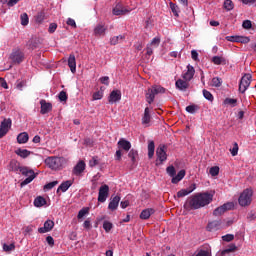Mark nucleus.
Wrapping results in <instances>:
<instances>
[{"instance_id":"22","label":"nucleus","mask_w":256,"mask_h":256,"mask_svg":"<svg viewBox=\"0 0 256 256\" xmlns=\"http://www.w3.org/2000/svg\"><path fill=\"white\" fill-rule=\"evenodd\" d=\"M206 229L207 231H219V229H221V220L209 222Z\"/></svg>"},{"instance_id":"61","label":"nucleus","mask_w":256,"mask_h":256,"mask_svg":"<svg viewBox=\"0 0 256 256\" xmlns=\"http://www.w3.org/2000/svg\"><path fill=\"white\" fill-rule=\"evenodd\" d=\"M243 5H255L256 0H240Z\"/></svg>"},{"instance_id":"2","label":"nucleus","mask_w":256,"mask_h":256,"mask_svg":"<svg viewBox=\"0 0 256 256\" xmlns=\"http://www.w3.org/2000/svg\"><path fill=\"white\" fill-rule=\"evenodd\" d=\"M45 163L52 171H59L67 165V159L64 157L50 156L45 159Z\"/></svg>"},{"instance_id":"16","label":"nucleus","mask_w":256,"mask_h":256,"mask_svg":"<svg viewBox=\"0 0 256 256\" xmlns=\"http://www.w3.org/2000/svg\"><path fill=\"white\" fill-rule=\"evenodd\" d=\"M40 105H41V110L40 113L41 115H47L51 109H53V105L46 100H40Z\"/></svg>"},{"instance_id":"26","label":"nucleus","mask_w":256,"mask_h":256,"mask_svg":"<svg viewBox=\"0 0 256 256\" xmlns=\"http://www.w3.org/2000/svg\"><path fill=\"white\" fill-rule=\"evenodd\" d=\"M186 172L185 170H180L177 175H174V177L171 180V183H173L174 185H177V183H179V181H183V179L185 178Z\"/></svg>"},{"instance_id":"29","label":"nucleus","mask_w":256,"mask_h":256,"mask_svg":"<svg viewBox=\"0 0 256 256\" xmlns=\"http://www.w3.org/2000/svg\"><path fill=\"white\" fill-rule=\"evenodd\" d=\"M15 154L18 155V157H21L22 159H27V157L31 155V151L27 149L18 148L15 150Z\"/></svg>"},{"instance_id":"23","label":"nucleus","mask_w":256,"mask_h":256,"mask_svg":"<svg viewBox=\"0 0 256 256\" xmlns=\"http://www.w3.org/2000/svg\"><path fill=\"white\" fill-rule=\"evenodd\" d=\"M149 123H151V110L149 109V107H146L144 110V115L142 117V124L149 126Z\"/></svg>"},{"instance_id":"45","label":"nucleus","mask_w":256,"mask_h":256,"mask_svg":"<svg viewBox=\"0 0 256 256\" xmlns=\"http://www.w3.org/2000/svg\"><path fill=\"white\" fill-rule=\"evenodd\" d=\"M209 173L211 177H217L219 175V166H213L210 168Z\"/></svg>"},{"instance_id":"10","label":"nucleus","mask_w":256,"mask_h":256,"mask_svg":"<svg viewBox=\"0 0 256 256\" xmlns=\"http://www.w3.org/2000/svg\"><path fill=\"white\" fill-rule=\"evenodd\" d=\"M107 197H109V186L107 184H104L99 188V192H98L99 203H105L107 201Z\"/></svg>"},{"instance_id":"28","label":"nucleus","mask_w":256,"mask_h":256,"mask_svg":"<svg viewBox=\"0 0 256 256\" xmlns=\"http://www.w3.org/2000/svg\"><path fill=\"white\" fill-rule=\"evenodd\" d=\"M85 171V162L84 161H79L76 166L73 169L74 175H80Z\"/></svg>"},{"instance_id":"48","label":"nucleus","mask_w":256,"mask_h":256,"mask_svg":"<svg viewBox=\"0 0 256 256\" xmlns=\"http://www.w3.org/2000/svg\"><path fill=\"white\" fill-rule=\"evenodd\" d=\"M56 185H59V181H53L44 186L45 191H49L53 189V187H56Z\"/></svg>"},{"instance_id":"25","label":"nucleus","mask_w":256,"mask_h":256,"mask_svg":"<svg viewBox=\"0 0 256 256\" xmlns=\"http://www.w3.org/2000/svg\"><path fill=\"white\" fill-rule=\"evenodd\" d=\"M176 87L177 89H179L180 91H186L189 88V81L187 80H182V79H178L176 81Z\"/></svg>"},{"instance_id":"39","label":"nucleus","mask_w":256,"mask_h":256,"mask_svg":"<svg viewBox=\"0 0 256 256\" xmlns=\"http://www.w3.org/2000/svg\"><path fill=\"white\" fill-rule=\"evenodd\" d=\"M3 251H5L6 253H11V251H15V243L3 244Z\"/></svg>"},{"instance_id":"30","label":"nucleus","mask_w":256,"mask_h":256,"mask_svg":"<svg viewBox=\"0 0 256 256\" xmlns=\"http://www.w3.org/2000/svg\"><path fill=\"white\" fill-rule=\"evenodd\" d=\"M17 141L20 145H23L29 141V134L27 132H22L17 136Z\"/></svg>"},{"instance_id":"47","label":"nucleus","mask_w":256,"mask_h":256,"mask_svg":"<svg viewBox=\"0 0 256 256\" xmlns=\"http://www.w3.org/2000/svg\"><path fill=\"white\" fill-rule=\"evenodd\" d=\"M122 39H124L123 36L119 35V36H114L110 39V44L111 45H117V43H119V41H122Z\"/></svg>"},{"instance_id":"43","label":"nucleus","mask_w":256,"mask_h":256,"mask_svg":"<svg viewBox=\"0 0 256 256\" xmlns=\"http://www.w3.org/2000/svg\"><path fill=\"white\" fill-rule=\"evenodd\" d=\"M224 104L225 105H230L232 107H236L237 106V99H233V98H226L224 100Z\"/></svg>"},{"instance_id":"33","label":"nucleus","mask_w":256,"mask_h":256,"mask_svg":"<svg viewBox=\"0 0 256 256\" xmlns=\"http://www.w3.org/2000/svg\"><path fill=\"white\" fill-rule=\"evenodd\" d=\"M153 155H155V142H148V157L149 159H153Z\"/></svg>"},{"instance_id":"9","label":"nucleus","mask_w":256,"mask_h":256,"mask_svg":"<svg viewBox=\"0 0 256 256\" xmlns=\"http://www.w3.org/2000/svg\"><path fill=\"white\" fill-rule=\"evenodd\" d=\"M12 121L11 118L4 119L0 124V139H3L7 133H9V129H11Z\"/></svg>"},{"instance_id":"52","label":"nucleus","mask_w":256,"mask_h":256,"mask_svg":"<svg viewBox=\"0 0 256 256\" xmlns=\"http://www.w3.org/2000/svg\"><path fill=\"white\" fill-rule=\"evenodd\" d=\"M235 239V236L233 234H226L222 236V240L229 243L230 241H233Z\"/></svg>"},{"instance_id":"58","label":"nucleus","mask_w":256,"mask_h":256,"mask_svg":"<svg viewBox=\"0 0 256 256\" xmlns=\"http://www.w3.org/2000/svg\"><path fill=\"white\" fill-rule=\"evenodd\" d=\"M44 19H45V14H43V13H39V14L36 16V22H37V23H43Z\"/></svg>"},{"instance_id":"18","label":"nucleus","mask_w":256,"mask_h":256,"mask_svg":"<svg viewBox=\"0 0 256 256\" xmlns=\"http://www.w3.org/2000/svg\"><path fill=\"white\" fill-rule=\"evenodd\" d=\"M23 58H24L23 52H21L20 50H16L12 52V54L10 55V59L14 63H21V61H23Z\"/></svg>"},{"instance_id":"1","label":"nucleus","mask_w":256,"mask_h":256,"mask_svg":"<svg viewBox=\"0 0 256 256\" xmlns=\"http://www.w3.org/2000/svg\"><path fill=\"white\" fill-rule=\"evenodd\" d=\"M211 201H213V194L208 192L198 193L190 198L189 205L191 209H201V207L209 205Z\"/></svg>"},{"instance_id":"53","label":"nucleus","mask_w":256,"mask_h":256,"mask_svg":"<svg viewBox=\"0 0 256 256\" xmlns=\"http://www.w3.org/2000/svg\"><path fill=\"white\" fill-rule=\"evenodd\" d=\"M58 99L59 101H67L68 97H67V92L65 91H61L59 94H58Z\"/></svg>"},{"instance_id":"49","label":"nucleus","mask_w":256,"mask_h":256,"mask_svg":"<svg viewBox=\"0 0 256 256\" xmlns=\"http://www.w3.org/2000/svg\"><path fill=\"white\" fill-rule=\"evenodd\" d=\"M88 213H89V208H82L78 212V219H83V217H85V215H87Z\"/></svg>"},{"instance_id":"37","label":"nucleus","mask_w":256,"mask_h":256,"mask_svg":"<svg viewBox=\"0 0 256 256\" xmlns=\"http://www.w3.org/2000/svg\"><path fill=\"white\" fill-rule=\"evenodd\" d=\"M230 153H231L232 157H237V155L239 153V144H237V142L233 143V147L230 148Z\"/></svg>"},{"instance_id":"27","label":"nucleus","mask_w":256,"mask_h":256,"mask_svg":"<svg viewBox=\"0 0 256 256\" xmlns=\"http://www.w3.org/2000/svg\"><path fill=\"white\" fill-rule=\"evenodd\" d=\"M119 201H121V197L115 196L109 203L108 209L110 211H116L117 207H119Z\"/></svg>"},{"instance_id":"34","label":"nucleus","mask_w":256,"mask_h":256,"mask_svg":"<svg viewBox=\"0 0 256 256\" xmlns=\"http://www.w3.org/2000/svg\"><path fill=\"white\" fill-rule=\"evenodd\" d=\"M46 203H47V200H45V198H43L42 196H38L34 200L35 207H43V205H46Z\"/></svg>"},{"instance_id":"46","label":"nucleus","mask_w":256,"mask_h":256,"mask_svg":"<svg viewBox=\"0 0 256 256\" xmlns=\"http://www.w3.org/2000/svg\"><path fill=\"white\" fill-rule=\"evenodd\" d=\"M103 229H104V231H106V233H109V231H111V229H113V223H111L109 221H104Z\"/></svg>"},{"instance_id":"4","label":"nucleus","mask_w":256,"mask_h":256,"mask_svg":"<svg viewBox=\"0 0 256 256\" xmlns=\"http://www.w3.org/2000/svg\"><path fill=\"white\" fill-rule=\"evenodd\" d=\"M253 201V190L245 189L238 198L240 207H249Z\"/></svg>"},{"instance_id":"38","label":"nucleus","mask_w":256,"mask_h":256,"mask_svg":"<svg viewBox=\"0 0 256 256\" xmlns=\"http://www.w3.org/2000/svg\"><path fill=\"white\" fill-rule=\"evenodd\" d=\"M170 9L175 17H179V6L173 2H170Z\"/></svg>"},{"instance_id":"20","label":"nucleus","mask_w":256,"mask_h":256,"mask_svg":"<svg viewBox=\"0 0 256 256\" xmlns=\"http://www.w3.org/2000/svg\"><path fill=\"white\" fill-rule=\"evenodd\" d=\"M195 76V68L191 65L187 66V71L183 74V79L185 81H191Z\"/></svg>"},{"instance_id":"8","label":"nucleus","mask_w":256,"mask_h":256,"mask_svg":"<svg viewBox=\"0 0 256 256\" xmlns=\"http://www.w3.org/2000/svg\"><path fill=\"white\" fill-rule=\"evenodd\" d=\"M235 208V203L233 202H227L225 204H223L222 206L216 208L213 211V215H215V217H219L221 215H223V213H225V211H231V209Z\"/></svg>"},{"instance_id":"62","label":"nucleus","mask_w":256,"mask_h":256,"mask_svg":"<svg viewBox=\"0 0 256 256\" xmlns=\"http://www.w3.org/2000/svg\"><path fill=\"white\" fill-rule=\"evenodd\" d=\"M122 156H123V153L121 152V149L119 148V150H117L116 154H115L116 161H121Z\"/></svg>"},{"instance_id":"32","label":"nucleus","mask_w":256,"mask_h":256,"mask_svg":"<svg viewBox=\"0 0 256 256\" xmlns=\"http://www.w3.org/2000/svg\"><path fill=\"white\" fill-rule=\"evenodd\" d=\"M71 185H73V181L67 180L58 187V191H62V193H65V191H67L69 187H71Z\"/></svg>"},{"instance_id":"11","label":"nucleus","mask_w":256,"mask_h":256,"mask_svg":"<svg viewBox=\"0 0 256 256\" xmlns=\"http://www.w3.org/2000/svg\"><path fill=\"white\" fill-rule=\"evenodd\" d=\"M107 33V26L104 23H99L94 27L95 37H103Z\"/></svg>"},{"instance_id":"17","label":"nucleus","mask_w":256,"mask_h":256,"mask_svg":"<svg viewBox=\"0 0 256 256\" xmlns=\"http://www.w3.org/2000/svg\"><path fill=\"white\" fill-rule=\"evenodd\" d=\"M227 41H231L232 43H249L251 40L249 37H243V36H228Z\"/></svg>"},{"instance_id":"59","label":"nucleus","mask_w":256,"mask_h":256,"mask_svg":"<svg viewBox=\"0 0 256 256\" xmlns=\"http://www.w3.org/2000/svg\"><path fill=\"white\" fill-rule=\"evenodd\" d=\"M33 232V226L29 225L24 228V235H29V233Z\"/></svg>"},{"instance_id":"35","label":"nucleus","mask_w":256,"mask_h":256,"mask_svg":"<svg viewBox=\"0 0 256 256\" xmlns=\"http://www.w3.org/2000/svg\"><path fill=\"white\" fill-rule=\"evenodd\" d=\"M128 157L131 159L132 163H135L137 161V157H139V152L135 149H131L128 153Z\"/></svg>"},{"instance_id":"3","label":"nucleus","mask_w":256,"mask_h":256,"mask_svg":"<svg viewBox=\"0 0 256 256\" xmlns=\"http://www.w3.org/2000/svg\"><path fill=\"white\" fill-rule=\"evenodd\" d=\"M19 171L20 173L24 176L27 177L25 180H23L21 182V187H25V185H29V183H31L35 177H37V174H35V171H33V169L29 168V167H19Z\"/></svg>"},{"instance_id":"41","label":"nucleus","mask_w":256,"mask_h":256,"mask_svg":"<svg viewBox=\"0 0 256 256\" xmlns=\"http://www.w3.org/2000/svg\"><path fill=\"white\" fill-rule=\"evenodd\" d=\"M166 173L173 179L177 173V170H175V166H168L166 168Z\"/></svg>"},{"instance_id":"56","label":"nucleus","mask_w":256,"mask_h":256,"mask_svg":"<svg viewBox=\"0 0 256 256\" xmlns=\"http://www.w3.org/2000/svg\"><path fill=\"white\" fill-rule=\"evenodd\" d=\"M66 23L70 27H73L74 29H77V23L75 22V20H73V18H68Z\"/></svg>"},{"instance_id":"19","label":"nucleus","mask_w":256,"mask_h":256,"mask_svg":"<svg viewBox=\"0 0 256 256\" xmlns=\"http://www.w3.org/2000/svg\"><path fill=\"white\" fill-rule=\"evenodd\" d=\"M109 103H117V101H121V91L119 90H113L110 93V96L108 98Z\"/></svg>"},{"instance_id":"54","label":"nucleus","mask_w":256,"mask_h":256,"mask_svg":"<svg viewBox=\"0 0 256 256\" xmlns=\"http://www.w3.org/2000/svg\"><path fill=\"white\" fill-rule=\"evenodd\" d=\"M203 95L205 97V99H207L208 101H213V94H211V92L207 91V90H203Z\"/></svg>"},{"instance_id":"6","label":"nucleus","mask_w":256,"mask_h":256,"mask_svg":"<svg viewBox=\"0 0 256 256\" xmlns=\"http://www.w3.org/2000/svg\"><path fill=\"white\" fill-rule=\"evenodd\" d=\"M156 165H163L167 161V147L165 145H160L156 150Z\"/></svg>"},{"instance_id":"55","label":"nucleus","mask_w":256,"mask_h":256,"mask_svg":"<svg viewBox=\"0 0 256 256\" xmlns=\"http://www.w3.org/2000/svg\"><path fill=\"white\" fill-rule=\"evenodd\" d=\"M242 27L243 29H251V27H253V24H251V20H245L242 23Z\"/></svg>"},{"instance_id":"13","label":"nucleus","mask_w":256,"mask_h":256,"mask_svg":"<svg viewBox=\"0 0 256 256\" xmlns=\"http://www.w3.org/2000/svg\"><path fill=\"white\" fill-rule=\"evenodd\" d=\"M197 189V186L195 184H192L187 189H181L177 192L178 199H181V197H187V195H190V193H193Z\"/></svg>"},{"instance_id":"50","label":"nucleus","mask_w":256,"mask_h":256,"mask_svg":"<svg viewBox=\"0 0 256 256\" xmlns=\"http://www.w3.org/2000/svg\"><path fill=\"white\" fill-rule=\"evenodd\" d=\"M197 109H199V107L197 105H189L186 107V111L187 113H196Z\"/></svg>"},{"instance_id":"63","label":"nucleus","mask_w":256,"mask_h":256,"mask_svg":"<svg viewBox=\"0 0 256 256\" xmlns=\"http://www.w3.org/2000/svg\"><path fill=\"white\" fill-rule=\"evenodd\" d=\"M46 241H47L48 245H50V247H53L55 245V240L51 236H48L46 238Z\"/></svg>"},{"instance_id":"40","label":"nucleus","mask_w":256,"mask_h":256,"mask_svg":"<svg viewBox=\"0 0 256 256\" xmlns=\"http://www.w3.org/2000/svg\"><path fill=\"white\" fill-rule=\"evenodd\" d=\"M161 43V38L160 37H155L153 38V40L151 41L150 44H148L150 47L157 49V47H159Z\"/></svg>"},{"instance_id":"14","label":"nucleus","mask_w":256,"mask_h":256,"mask_svg":"<svg viewBox=\"0 0 256 256\" xmlns=\"http://www.w3.org/2000/svg\"><path fill=\"white\" fill-rule=\"evenodd\" d=\"M118 149H122L123 151H130L131 150V142H129V140L125 139V138H121L118 143Z\"/></svg>"},{"instance_id":"51","label":"nucleus","mask_w":256,"mask_h":256,"mask_svg":"<svg viewBox=\"0 0 256 256\" xmlns=\"http://www.w3.org/2000/svg\"><path fill=\"white\" fill-rule=\"evenodd\" d=\"M212 87H221V80L219 77H215L212 79Z\"/></svg>"},{"instance_id":"31","label":"nucleus","mask_w":256,"mask_h":256,"mask_svg":"<svg viewBox=\"0 0 256 256\" xmlns=\"http://www.w3.org/2000/svg\"><path fill=\"white\" fill-rule=\"evenodd\" d=\"M212 63H214V65H227V60L223 56H214Z\"/></svg>"},{"instance_id":"21","label":"nucleus","mask_w":256,"mask_h":256,"mask_svg":"<svg viewBox=\"0 0 256 256\" xmlns=\"http://www.w3.org/2000/svg\"><path fill=\"white\" fill-rule=\"evenodd\" d=\"M68 67H70L71 73H75L77 71V60L75 59V54L69 55Z\"/></svg>"},{"instance_id":"64","label":"nucleus","mask_w":256,"mask_h":256,"mask_svg":"<svg viewBox=\"0 0 256 256\" xmlns=\"http://www.w3.org/2000/svg\"><path fill=\"white\" fill-rule=\"evenodd\" d=\"M191 57H192L193 61H197V59H199V53H197L196 50H192Z\"/></svg>"},{"instance_id":"24","label":"nucleus","mask_w":256,"mask_h":256,"mask_svg":"<svg viewBox=\"0 0 256 256\" xmlns=\"http://www.w3.org/2000/svg\"><path fill=\"white\" fill-rule=\"evenodd\" d=\"M154 214H155V209L153 208L144 209L140 213V219L147 220L149 219V217H151V215H154Z\"/></svg>"},{"instance_id":"42","label":"nucleus","mask_w":256,"mask_h":256,"mask_svg":"<svg viewBox=\"0 0 256 256\" xmlns=\"http://www.w3.org/2000/svg\"><path fill=\"white\" fill-rule=\"evenodd\" d=\"M92 99H93V101H99V100L103 99V90H98V91L94 92Z\"/></svg>"},{"instance_id":"15","label":"nucleus","mask_w":256,"mask_h":256,"mask_svg":"<svg viewBox=\"0 0 256 256\" xmlns=\"http://www.w3.org/2000/svg\"><path fill=\"white\" fill-rule=\"evenodd\" d=\"M131 10L124 8L122 4H117L113 10L112 13L113 15H127V13H129Z\"/></svg>"},{"instance_id":"12","label":"nucleus","mask_w":256,"mask_h":256,"mask_svg":"<svg viewBox=\"0 0 256 256\" xmlns=\"http://www.w3.org/2000/svg\"><path fill=\"white\" fill-rule=\"evenodd\" d=\"M53 227H55V222L53 220H47L43 227L38 228V233H49V231L53 230Z\"/></svg>"},{"instance_id":"57","label":"nucleus","mask_w":256,"mask_h":256,"mask_svg":"<svg viewBox=\"0 0 256 256\" xmlns=\"http://www.w3.org/2000/svg\"><path fill=\"white\" fill-rule=\"evenodd\" d=\"M100 83H102V85H109V76H103L99 79Z\"/></svg>"},{"instance_id":"5","label":"nucleus","mask_w":256,"mask_h":256,"mask_svg":"<svg viewBox=\"0 0 256 256\" xmlns=\"http://www.w3.org/2000/svg\"><path fill=\"white\" fill-rule=\"evenodd\" d=\"M159 93H165V88L161 86H153L152 88H148L146 91V101L151 105L153 101H155V95H159Z\"/></svg>"},{"instance_id":"44","label":"nucleus","mask_w":256,"mask_h":256,"mask_svg":"<svg viewBox=\"0 0 256 256\" xmlns=\"http://www.w3.org/2000/svg\"><path fill=\"white\" fill-rule=\"evenodd\" d=\"M21 19V25H29V16L27 15V13H23L20 16Z\"/></svg>"},{"instance_id":"36","label":"nucleus","mask_w":256,"mask_h":256,"mask_svg":"<svg viewBox=\"0 0 256 256\" xmlns=\"http://www.w3.org/2000/svg\"><path fill=\"white\" fill-rule=\"evenodd\" d=\"M234 8H235V4H233L232 0L224 1V9H226V11H233Z\"/></svg>"},{"instance_id":"7","label":"nucleus","mask_w":256,"mask_h":256,"mask_svg":"<svg viewBox=\"0 0 256 256\" xmlns=\"http://www.w3.org/2000/svg\"><path fill=\"white\" fill-rule=\"evenodd\" d=\"M253 79V76L251 74H245L239 84V91L240 93H245L247 89H249V86L251 85V80Z\"/></svg>"},{"instance_id":"60","label":"nucleus","mask_w":256,"mask_h":256,"mask_svg":"<svg viewBox=\"0 0 256 256\" xmlns=\"http://www.w3.org/2000/svg\"><path fill=\"white\" fill-rule=\"evenodd\" d=\"M48 31L50 33H53L54 31H57V24L56 23H51L49 28H48Z\"/></svg>"}]
</instances>
